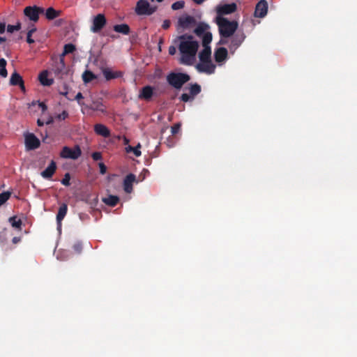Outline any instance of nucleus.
<instances>
[{
  "mask_svg": "<svg viewBox=\"0 0 357 357\" xmlns=\"http://www.w3.org/2000/svg\"><path fill=\"white\" fill-rule=\"evenodd\" d=\"M11 193L9 192H3L0 194V206H1L10 197Z\"/></svg>",
  "mask_w": 357,
  "mask_h": 357,
  "instance_id": "nucleus-30",
  "label": "nucleus"
},
{
  "mask_svg": "<svg viewBox=\"0 0 357 357\" xmlns=\"http://www.w3.org/2000/svg\"><path fill=\"white\" fill-rule=\"evenodd\" d=\"M192 97H190L188 94L184 93L181 96V100L184 102H187L191 100Z\"/></svg>",
  "mask_w": 357,
  "mask_h": 357,
  "instance_id": "nucleus-43",
  "label": "nucleus"
},
{
  "mask_svg": "<svg viewBox=\"0 0 357 357\" xmlns=\"http://www.w3.org/2000/svg\"><path fill=\"white\" fill-rule=\"evenodd\" d=\"M82 154L80 148L75 146L73 148L64 146L60 153V156L63 158L76 160Z\"/></svg>",
  "mask_w": 357,
  "mask_h": 357,
  "instance_id": "nucleus-6",
  "label": "nucleus"
},
{
  "mask_svg": "<svg viewBox=\"0 0 357 357\" xmlns=\"http://www.w3.org/2000/svg\"><path fill=\"white\" fill-rule=\"evenodd\" d=\"M70 180V174L68 173H67L65 174L64 178L62 179L61 183L64 185H69Z\"/></svg>",
  "mask_w": 357,
  "mask_h": 357,
  "instance_id": "nucleus-38",
  "label": "nucleus"
},
{
  "mask_svg": "<svg viewBox=\"0 0 357 357\" xmlns=\"http://www.w3.org/2000/svg\"><path fill=\"white\" fill-rule=\"evenodd\" d=\"M75 50L74 45L71 44L66 45L64 47V54H68L73 52Z\"/></svg>",
  "mask_w": 357,
  "mask_h": 357,
  "instance_id": "nucleus-37",
  "label": "nucleus"
},
{
  "mask_svg": "<svg viewBox=\"0 0 357 357\" xmlns=\"http://www.w3.org/2000/svg\"><path fill=\"white\" fill-rule=\"evenodd\" d=\"M83 80L85 83H88L96 78V76L91 71L86 70L82 75Z\"/></svg>",
  "mask_w": 357,
  "mask_h": 357,
  "instance_id": "nucleus-28",
  "label": "nucleus"
},
{
  "mask_svg": "<svg viewBox=\"0 0 357 357\" xmlns=\"http://www.w3.org/2000/svg\"><path fill=\"white\" fill-rule=\"evenodd\" d=\"M195 3H196L197 4H201L202 3H203L205 0H192Z\"/></svg>",
  "mask_w": 357,
  "mask_h": 357,
  "instance_id": "nucleus-53",
  "label": "nucleus"
},
{
  "mask_svg": "<svg viewBox=\"0 0 357 357\" xmlns=\"http://www.w3.org/2000/svg\"><path fill=\"white\" fill-rule=\"evenodd\" d=\"M152 2L157 1L158 3L162 2L163 0H151Z\"/></svg>",
  "mask_w": 357,
  "mask_h": 357,
  "instance_id": "nucleus-57",
  "label": "nucleus"
},
{
  "mask_svg": "<svg viewBox=\"0 0 357 357\" xmlns=\"http://www.w3.org/2000/svg\"><path fill=\"white\" fill-rule=\"evenodd\" d=\"M60 15V10H55L52 7L48 8L45 12V15L46 18L50 20L56 18Z\"/></svg>",
  "mask_w": 357,
  "mask_h": 357,
  "instance_id": "nucleus-18",
  "label": "nucleus"
},
{
  "mask_svg": "<svg viewBox=\"0 0 357 357\" xmlns=\"http://www.w3.org/2000/svg\"><path fill=\"white\" fill-rule=\"evenodd\" d=\"M143 172H144V174H146V173H147V170L144 169V170L143 171ZM144 178H145V175H144V176H142V178L141 181H143V180L144 179Z\"/></svg>",
  "mask_w": 357,
  "mask_h": 357,
  "instance_id": "nucleus-56",
  "label": "nucleus"
},
{
  "mask_svg": "<svg viewBox=\"0 0 357 357\" xmlns=\"http://www.w3.org/2000/svg\"><path fill=\"white\" fill-rule=\"evenodd\" d=\"M153 94V89L151 86H145L142 89L139 97L140 98L149 100V98H151Z\"/></svg>",
  "mask_w": 357,
  "mask_h": 357,
  "instance_id": "nucleus-20",
  "label": "nucleus"
},
{
  "mask_svg": "<svg viewBox=\"0 0 357 357\" xmlns=\"http://www.w3.org/2000/svg\"><path fill=\"white\" fill-rule=\"evenodd\" d=\"M179 129H180V125L176 124V126H174L172 128V132L173 134H176L178 132Z\"/></svg>",
  "mask_w": 357,
  "mask_h": 357,
  "instance_id": "nucleus-46",
  "label": "nucleus"
},
{
  "mask_svg": "<svg viewBox=\"0 0 357 357\" xmlns=\"http://www.w3.org/2000/svg\"><path fill=\"white\" fill-rule=\"evenodd\" d=\"M25 145L28 149H35L40 146L39 139L32 133H26L24 135Z\"/></svg>",
  "mask_w": 357,
  "mask_h": 357,
  "instance_id": "nucleus-10",
  "label": "nucleus"
},
{
  "mask_svg": "<svg viewBox=\"0 0 357 357\" xmlns=\"http://www.w3.org/2000/svg\"><path fill=\"white\" fill-rule=\"evenodd\" d=\"M215 22L218 25L221 36L219 44H226L227 43V38L233 35L238 27V24L234 21H229L227 19L221 16H217Z\"/></svg>",
  "mask_w": 357,
  "mask_h": 357,
  "instance_id": "nucleus-3",
  "label": "nucleus"
},
{
  "mask_svg": "<svg viewBox=\"0 0 357 357\" xmlns=\"http://www.w3.org/2000/svg\"><path fill=\"white\" fill-rule=\"evenodd\" d=\"M140 149L141 144L139 143L136 147H132L130 145H128L126 146L125 150L127 153L132 152L136 157H139L142 155Z\"/></svg>",
  "mask_w": 357,
  "mask_h": 357,
  "instance_id": "nucleus-22",
  "label": "nucleus"
},
{
  "mask_svg": "<svg viewBox=\"0 0 357 357\" xmlns=\"http://www.w3.org/2000/svg\"><path fill=\"white\" fill-rule=\"evenodd\" d=\"M20 241V238H17V237H14V238H13V242L14 243H18Z\"/></svg>",
  "mask_w": 357,
  "mask_h": 357,
  "instance_id": "nucleus-51",
  "label": "nucleus"
},
{
  "mask_svg": "<svg viewBox=\"0 0 357 357\" xmlns=\"http://www.w3.org/2000/svg\"><path fill=\"white\" fill-rule=\"evenodd\" d=\"M10 84L11 85H19L22 91H24V85L22 77L17 72H14L10 77Z\"/></svg>",
  "mask_w": 357,
  "mask_h": 357,
  "instance_id": "nucleus-15",
  "label": "nucleus"
},
{
  "mask_svg": "<svg viewBox=\"0 0 357 357\" xmlns=\"http://www.w3.org/2000/svg\"><path fill=\"white\" fill-rule=\"evenodd\" d=\"M236 9L235 3L220 4L216 8L217 16L222 17L223 15H228L234 12Z\"/></svg>",
  "mask_w": 357,
  "mask_h": 357,
  "instance_id": "nucleus-9",
  "label": "nucleus"
},
{
  "mask_svg": "<svg viewBox=\"0 0 357 357\" xmlns=\"http://www.w3.org/2000/svg\"><path fill=\"white\" fill-rule=\"evenodd\" d=\"M9 222L13 227L20 229L22 225L21 219L17 218L16 216H13L9 218Z\"/></svg>",
  "mask_w": 357,
  "mask_h": 357,
  "instance_id": "nucleus-26",
  "label": "nucleus"
},
{
  "mask_svg": "<svg viewBox=\"0 0 357 357\" xmlns=\"http://www.w3.org/2000/svg\"><path fill=\"white\" fill-rule=\"evenodd\" d=\"M75 249H76L77 251H79L81 250V245L79 244L75 245Z\"/></svg>",
  "mask_w": 357,
  "mask_h": 357,
  "instance_id": "nucleus-54",
  "label": "nucleus"
},
{
  "mask_svg": "<svg viewBox=\"0 0 357 357\" xmlns=\"http://www.w3.org/2000/svg\"><path fill=\"white\" fill-rule=\"evenodd\" d=\"M54 119V117H52V116H48V117L45 120V124L48 125L52 123Z\"/></svg>",
  "mask_w": 357,
  "mask_h": 357,
  "instance_id": "nucleus-45",
  "label": "nucleus"
},
{
  "mask_svg": "<svg viewBox=\"0 0 357 357\" xmlns=\"http://www.w3.org/2000/svg\"><path fill=\"white\" fill-rule=\"evenodd\" d=\"M94 129L98 135H102L105 137L109 135V130L105 126L102 124H96Z\"/></svg>",
  "mask_w": 357,
  "mask_h": 357,
  "instance_id": "nucleus-19",
  "label": "nucleus"
},
{
  "mask_svg": "<svg viewBox=\"0 0 357 357\" xmlns=\"http://www.w3.org/2000/svg\"><path fill=\"white\" fill-rule=\"evenodd\" d=\"M68 116V112L66 110L62 111L61 113L56 114L54 119L58 121H64Z\"/></svg>",
  "mask_w": 357,
  "mask_h": 357,
  "instance_id": "nucleus-33",
  "label": "nucleus"
},
{
  "mask_svg": "<svg viewBox=\"0 0 357 357\" xmlns=\"http://www.w3.org/2000/svg\"><path fill=\"white\" fill-rule=\"evenodd\" d=\"M99 167H100V173H101L102 174H105V172H106V169H107V168H106L105 165L103 163H100V164H99Z\"/></svg>",
  "mask_w": 357,
  "mask_h": 357,
  "instance_id": "nucleus-44",
  "label": "nucleus"
},
{
  "mask_svg": "<svg viewBox=\"0 0 357 357\" xmlns=\"http://www.w3.org/2000/svg\"><path fill=\"white\" fill-rule=\"evenodd\" d=\"M102 202L109 206H114L119 202V197L116 196L109 195L102 199Z\"/></svg>",
  "mask_w": 357,
  "mask_h": 357,
  "instance_id": "nucleus-24",
  "label": "nucleus"
},
{
  "mask_svg": "<svg viewBox=\"0 0 357 357\" xmlns=\"http://www.w3.org/2000/svg\"><path fill=\"white\" fill-rule=\"evenodd\" d=\"M193 22V18L188 15H183L178 18V29H184L188 28Z\"/></svg>",
  "mask_w": 357,
  "mask_h": 357,
  "instance_id": "nucleus-13",
  "label": "nucleus"
},
{
  "mask_svg": "<svg viewBox=\"0 0 357 357\" xmlns=\"http://www.w3.org/2000/svg\"><path fill=\"white\" fill-rule=\"evenodd\" d=\"M212 40V34L209 31H205L202 36L203 50L199 53V62L197 65V69L199 72L211 74L215 70V65L211 59V51L208 46Z\"/></svg>",
  "mask_w": 357,
  "mask_h": 357,
  "instance_id": "nucleus-2",
  "label": "nucleus"
},
{
  "mask_svg": "<svg viewBox=\"0 0 357 357\" xmlns=\"http://www.w3.org/2000/svg\"><path fill=\"white\" fill-rule=\"evenodd\" d=\"M184 6V1H176L175 3H174L172 5V8L173 10H179V9H181L183 8Z\"/></svg>",
  "mask_w": 357,
  "mask_h": 357,
  "instance_id": "nucleus-34",
  "label": "nucleus"
},
{
  "mask_svg": "<svg viewBox=\"0 0 357 357\" xmlns=\"http://www.w3.org/2000/svg\"><path fill=\"white\" fill-rule=\"evenodd\" d=\"M190 79V77L185 73H172L167 77L169 83L176 89H179L182 85Z\"/></svg>",
  "mask_w": 357,
  "mask_h": 357,
  "instance_id": "nucleus-4",
  "label": "nucleus"
},
{
  "mask_svg": "<svg viewBox=\"0 0 357 357\" xmlns=\"http://www.w3.org/2000/svg\"><path fill=\"white\" fill-rule=\"evenodd\" d=\"M6 24L4 22H0V33L2 34L6 31Z\"/></svg>",
  "mask_w": 357,
  "mask_h": 357,
  "instance_id": "nucleus-47",
  "label": "nucleus"
},
{
  "mask_svg": "<svg viewBox=\"0 0 357 357\" xmlns=\"http://www.w3.org/2000/svg\"><path fill=\"white\" fill-rule=\"evenodd\" d=\"M6 61L4 59H0V76L4 78L8 75V72L6 68Z\"/></svg>",
  "mask_w": 357,
  "mask_h": 357,
  "instance_id": "nucleus-27",
  "label": "nucleus"
},
{
  "mask_svg": "<svg viewBox=\"0 0 357 357\" xmlns=\"http://www.w3.org/2000/svg\"><path fill=\"white\" fill-rule=\"evenodd\" d=\"M6 41V38L3 37H0V44L4 43Z\"/></svg>",
  "mask_w": 357,
  "mask_h": 357,
  "instance_id": "nucleus-55",
  "label": "nucleus"
},
{
  "mask_svg": "<svg viewBox=\"0 0 357 357\" xmlns=\"http://www.w3.org/2000/svg\"><path fill=\"white\" fill-rule=\"evenodd\" d=\"M83 98V96L81 93H78L76 96H75V99L77 100L79 105H82L83 103L81 101V100Z\"/></svg>",
  "mask_w": 357,
  "mask_h": 357,
  "instance_id": "nucleus-40",
  "label": "nucleus"
},
{
  "mask_svg": "<svg viewBox=\"0 0 357 357\" xmlns=\"http://www.w3.org/2000/svg\"><path fill=\"white\" fill-rule=\"evenodd\" d=\"M106 24V19L102 14H98L95 16L92 20L91 31L93 33L99 31Z\"/></svg>",
  "mask_w": 357,
  "mask_h": 357,
  "instance_id": "nucleus-8",
  "label": "nucleus"
},
{
  "mask_svg": "<svg viewBox=\"0 0 357 357\" xmlns=\"http://www.w3.org/2000/svg\"><path fill=\"white\" fill-rule=\"evenodd\" d=\"M243 40V38H234L231 42V45L230 46V49H236V47H238L242 43Z\"/></svg>",
  "mask_w": 357,
  "mask_h": 357,
  "instance_id": "nucleus-32",
  "label": "nucleus"
},
{
  "mask_svg": "<svg viewBox=\"0 0 357 357\" xmlns=\"http://www.w3.org/2000/svg\"><path fill=\"white\" fill-rule=\"evenodd\" d=\"M268 10V3L265 0H261L256 6L255 15L258 17H264Z\"/></svg>",
  "mask_w": 357,
  "mask_h": 357,
  "instance_id": "nucleus-11",
  "label": "nucleus"
},
{
  "mask_svg": "<svg viewBox=\"0 0 357 357\" xmlns=\"http://www.w3.org/2000/svg\"><path fill=\"white\" fill-rule=\"evenodd\" d=\"M21 28V23L17 22L15 25H8L7 26V32L12 33L15 31H19Z\"/></svg>",
  "mask_w": 357,
  "mask_h": 357,
  "instance_id": "nucleus-31",
  "label": "nucleus"
},
{
  "mask_svg": "<svg viewBox=\"0 0 357 357\" xmlns=\"http://www.w3.org/2000/svg\"><path fill=\"white\" fill-rule=\"evenodd\" d=\"M92 158L94 160H99L101 158V154L99 152H95L92 154Z\"/></svg>",
  "mask_w": 357,
  "mask_h": 357,
  "instance_id": "nucleus-41",
  "label": "nucleus"
},
{
  "mask_svg": "<svg viewBox=\"0 0 357 357\" xmlns=\"http://www.w3.org/2000/svg\"><path fill=\"white\" fill-rule=\"evenodd\" d=\"M227 57V50L224 47H220L215 52V61L219 64L222 65Z\"/></svg>",
  "mask_w": 357,
  "mask_h": 357,
  "instance_id": "nucleus-12",
  "label": "nucleus"
},
{
  "mask_svg": "<svg viewBox=\"0 0 357 357\" xmlns=\"http://www.w3.org/2000/svg\"><path fill=\"white\" fill-rule=\"evenodd\" d=\"M66 213H67V205L63 204L60 206L57 216H56L57 222L59 225H61V222L64 218Z\"/></svg>",
  "mask_w": 357,
  "mask_h": 357,
  "instance_id": "nucleus-23",
  "label": "nucleus"
},
{
  "mask_svg": "<svg viewBox=\"0 0 357 357\" xmlns=\"http://www.w3.org/2000/svg\"><path fill=\"white\" fill-rule=\"evenodd\" d=\"M98 202V197H96L94 199H93V202L91 203V206H96V204Z\"/></svg>",
  "mask_w": 357,
  "mask_h": 357,
  "instance_id": "nucleus-50",
  "label": "nucleus"
},
{
  "mask_svg": "<svg viewBox=\"0 0 357 357\" xmlns=\"http://www.w3.org/2000/svg\"><path fill=\"white\" fill-rule=\"evenodd\" d=\"M102 73H103L105 77L106 78V79H107V80L114 79V78L120 76V74L119 73L114 72L110 68H104L102 70Z\"/></svg>",
  "mask_w": 357,
  "mask_h": 357,
  "instance_id": "nucleus-21",
  "label": "nucleus"
},
{
  "mask_svg": "<svg viewBox=\"0 0 357 357\" xmlns=\"http://www.w3.org/2000/svg\"><path fill=\"white\" fill-rule=\"evenodd\" d=\"M114 29L116 32L121 33L123 34H128L129 33L130 29L127 24H122L116 25L114 27Z\"/></svg>",
  "mask_w": 357,
  "mask_h": 357,
  "instance_id": "nucleus-25",
  "label": "nucleus"
},
{
  "mask_svg": "<svg viewBox=\"0 0 357 357\" xmlns=\"http://www.w3.org/2000/svg\"><path fill=\"white\" fill-rule=\"evenodd\" d=\"M43 13L44 10L37 6H28L24 10V15L33 22H37L39 18V15Z\"/></svg>",
  "mask_w": 357,
  "mask_h": 357,
  "instance_id": "nucleus-7",
  "label": "nucleus"
},
{
  "mask_svg": "<svg viewBox=\"0 0 357 357\" xmlns=\"http://www.w3.org/2000/svg\"><path fill=\"white\" fill-rule=\"evenodd\" d=\"M36 29L35 27H33L31 28V29H29L27 32V38H26V41L27 43H33L34 42V40L31 38V35L33 33H34L36 31Z\"/></svg>",
  "mask_w": 357,
  "mask_h": 357,
  "instance_id": "nucleus-35",
  "label": "nucleus"
},
{
  "mask_svg": "<svg viewBox=\"0 0 357 357\" xmlns=\"http://www.w3.org/2000/svg\"><path fill=\"white\" fill-rule=\"evenodd\" d=\"M135 176L132 174L128 175L123 181V188L127 193H130L132 190V183L135 182Z\"/></svg>",
  "mask_w": 357,
  "mask_h": 357,
  "instance_id": "nucleus-14",
  "label": "nucleus"
},
{
  "mask_svg": "<svg viewBox=\"0 0 357 357\" xmlns=\"http://www.w3.org/2000/svg\"><path fill=\"white\" fill-rule=\"evenodd\" d=\"M190 91L193 97L194 96L199 93L200 87L198 85H193L190 87Z\"/></svg>",
  "mask_w": 357,
  "mask_h": 357,
  "instance_id": "nucleus-36",
  "label": "nucleus"
},
{
  "mask_svg": "<svg viewBox=\"0 0 357 357\" xmlns=\"http://www.w3.org/2000/svg\"><path fill=\"white\" fill-rule=\"evenodd\" d=\"M37 124L38 126H43L44 124H45V121H44L43 119H42L41 118L38 119V121H37Z\"/></svg>",
  "mask_w": 357,
  "mask_h": 357,
  "instance_id": "nucleus-49",
  "label": "nucleus"
},
{
  "mask_svg": "<svg viewBox=\"0 0 357 357\" xmlns=\"http://www.w3.org/2000/svg\"><path fill=\"white\" fill-rule=\"evenodd\" d=\"M39 80L41 84L44 86H50L53 83V79L48 77V72L44 70L39 75Z\"/></svg>",
  "mask_w": 357,
  "mask_h": 357,
  "instance_id": "nucleus-17",
  "label": "nucleus"
},
{
  "mask_svg": "<svg viewBox=\"0 0 357 357\" xmlns=\"http://www.w3.org/2000/svg\"><path fill=\"white\" fill-rule=\"evenodd\" d=\"M91 108L93 111H98L100 112H104L105 109V108L104 105L102 104V102H98V101L93 102L91 106Z\"/></svg>",
  "mask_w": 357,
  "mask_h": 357,
  "instance_id": "nucleus-29",
  "label": "nucleus"
},
{
  "mask_svg": "<svg viewBox=\"0 0 357 357\" xmlns=\"http://www.w3.org/2000/svg\"><path fill=\"white\" fill-rule=\"evenodd\" d=\"M176 52V49L174 46H171L169 47V53L171 54V55H174Z\"/></svg>",
  "mask_w": 357,
  "mask_h": 357,
  "instance_id": "nucleus-48",
  "label": "nucleus"
},
{
  "mask_svg": "<svg viewBox=\"0 0 357 357\" xmlns=\"http://www.w3.org/2000/svg\"><path fill=\"white\" fill-rule=\"evenodd\" d=\"M181 54L180 61L183 64L192 65L195 63L199 44L189 36H182L176 40Z\"/></svg>",
  "mask_w": 357,
  "mask_h": 357,
  "instance_id": "nucleus-1",
  "label": "nucleus"
},
{
  "mask_svg": "<svg viewBox=\"0 0 357 357\" xmlns=\"http://www.w3.org/2000/svg\"><path fill=\"white\" fill-rule=\"evenodd\" d=\"M38 107L41 109L42 114L43 115H45V112H46V111L47 109V106L43 102H38Z\"/></svg>",
  "mask_w": 357,
  "mask_h": 357,
  "instance_id": "nucleus-39",
  "label": "nucleus"
},
{
  "mask_svg": "<svg viewBox=\"0 0 357 357\" xmlns=\"http://www.w3.org/2000/svg\"><path fill=\"white\" fill-rule=\"evenodd\" d=\"M156 6H151L146 0H139L137 1L135 12L139 15H150L155 12Z\"/></svg>",
  "mask_w": 357,
  "mask_h": 357,
  "instance_id": "nucleus-5",
  "label": "nucleus"
},
{
  "mask_svg": "<svg viewBox=\"0 0 357 357\" xmlns=\"http://www.w3.org/2000/svg\"><path fill=\"white\" fill-rule=\"evenodd\" d=\"M56 163L54 161H52L50 165L41 172V176L44 178H50L52 176L56 171Z\"/></svg>",
  "mask_w": 357,
  "mask_h": 357,
  "instance_id": "nucleus-16",
  "label": "nucleus"
},
{
  "mask_svg": "<svg viewBox=\"0 0 357 357\" xmlns=\"http://www.w3.org/2000/svg\"><path fill=\"white\" fill-rule=\"evenodd\" d=\"M123 143H124V144H125V145H126V146H127L128 145H129V144H128V143H129V140H128L126 137H123Z\"/></svg>",
  "mask_w": 357,
  "mask_h": 357,
  "instance_id": "nucleus-52",
  "label": "nucleus"
},
{
  "mask_svg": "<svg viewBox=\"0 0 357 357\" xmlns=\"http://www.w3.org/2000/svg\"><path fill=\"white\" fill-rule=\"evenodd\" d=\"M170 26V21L168 20H165L163 21L162 22V27L165 29H167Z\"/></svg>",
  "mask_w": 357,
  "mask_h": 357,
  "instance_id": "nucleus-42",
  "label": "nucleus"
}]
</instances>
